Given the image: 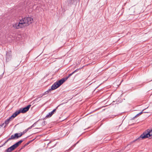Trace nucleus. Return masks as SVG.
Listing matches in <instances>:
<instances>
[{
	"mask_svg": "<svg viewBox=\"0 0 152 152\" xmlns=\"http://www.w3.org/2000/svg\"><path fill=\"white\" fill-rule=\"evenodd\" d=\"M150 137L152 138V129H148L141 135L136 140L144 139Z\"/></svg>",
	"mask_w": 152,
	"mask_h": 152,
	"instance_id": "nucleus-1",
	"label": "nucleus"
},
{
	"mask_svg": "<svg viewBox=\"0 0 152 152\" xmlns=\"http://www.w3.org/2000/svg\"><path fill=\"white\" fill-rule=\"evenodd\" d=\"M21 20L25 27L28 26L31 24L33 22V19L31 17H26L23 18Z\"/></svg>",
	"mask_w": 152,
	"mask_h": 152,
	"instance_id": "nucleus-2",
	"label": "nucleus"
},
{
	"mask_svg": "<svg viewBox=\"0 0 152 152\" xmlns=\"http://www.w3.org/2000/svg\"><path fill=\"white\" fill-rule=\"evenodd\" d=\"M23 140H21L16 142V143L8 148L5 152H11L12 151L18 147L23 142Z\"/></svg>",
	"mask_w": 152,
	"mask_h": 152,
	"instance_id": "nucleus-3",
	"label": "nucleus"
},
{
	"mask_svg": "<svg viewBox=\"0 0 152 152\" xmlns=\"http://www.w3.org/2000/svg\"><path fill=\"white\" fill-rule=\"evenodd\" d=\"M12 27L15 29H18L21 28H22L24 26L23 23H22L21 20L19 22H17L16 23L13 24Z\"/></svg>",
	"mask_w": 152,
	"mask_h": 152,
	"instance_id": "nucleus-4",
	"label": "nucleus"
},
{
	"mask_svg": "<svg viewBox=\"0 0 152 152\" xmlns=\"http://www.w3.org/2000/svg\"><path fill=\"white\" fill-rule=\"evenodd\" d=\"M23 134L22 132L19 133H16L14 135H12L11 136L10 139H13L14 140L18 139V138L20 137Z\"/></svg>",
	"mask_w": 152,
	"mask_h": 152,
	"instance_id": "nucleus-5",
	"label": "nucleus"
},
{
	"mask_svg": "<svg viewBox=\"0 0 152 152\" xmlns=\"http://www.w3.org/2000/svg\"><path fill=\"white\" fill-rule=\"evenodd\" d=\"M31 106V105H28L27 107L23 109H20L19 111L20 112V113H25L29 110Z\"/></svg>",
	"mask_w": 152,
	"mask_h": 152,
	"instance_id": "nucleus-6",
	"label": "nucleus"
},
{
	"mask_svg": "<svg viewBox=\"0 0 152 152\" xmlns=\"http://www.w3.org/2000/svg\"><path fill=\"white\" fill-rule=\"evenodd\" d=\"M67 79V77L65 78H63L58 81L56 82L57 83L58 85L60 86Z\"/></svg>",
	"mask_w": 152,
	"mask_h": 152,
	"instance_id": "nucleus-7",
	"label": "nucleus"
},
{
	"mask_svg": "<svg viewBox=\"0 0 152 152\" xmlns=\"http://www.w3.org/2000/svg\"><path fill=\"white\" fill-rule=\"evenodd\" d=\"M59 86L58 85L57 83L56 82H55L52 86L51 88H50V90H55L58 88Z\"/></svg>",
	"mask_w": 152,
	"mask_h": 152,
	"instance_id": "nucleus-8",
	"label": "nucleus"
},
{
	"mask_svg": "<svg viewBox=\"0 0 152 152\" xmlns=\"http://www.w3.org/2000/svg\"><path fill=\"white\" fill-rule=\"evenodd\" d=\"M56 108L54 109L52 112L49 113V114L47 115L46 116V118H49V117H51L52 116V115L53 114H54L55 112H56Z\"/></svg>",
	"mask_w": 152,
	"mask_h": 152,
	"instance_id": "nucleus-9",
	"label": "nucleus"
},
{
	"mask_svg": "<svg viewBox=\"0 0 152 152\" xmlns=\"http://www.w3.org/2000/svg\"><path fill=\"white\" fill-rule=\"evenodd\" d=\"M20 113V112L19 111V110L15 112L10 117V118L11 119H13Z\"/></svg>",
	"mask_w": 152,
	"mask_h": 152,
	"instance_id": "nucleus-10",
	"label": "nucleus"
},
{
	"mask_svg": "<svg viewBox=\"0 0 152 152\" xmlns=\"http://www.w3.org/2000/svg\"><path fill=\"white\" fill-rule=\"evenodd\" d=\"M11 119L10 118H9L8 119H7L5 122L4 123L5 124H6V125H7L10 122V121Z\"/></svg>",
	"mask_w": 152,
	"mask_h": 152,
	"instance_id": "nucleus-11",
	"label": "nucleus"
},
{
	"mask_svg": "<svg viewBox=\"0 0 152 152\" xmlns=\"http://www.w3.org/2000/svg\"><path fill=\"white\" fill-rule=\"evenodd\" d=\"M35 139H33V140L30 141L29 142H28L26 143V144H25L24 145V146H26L27 145H28L31 142H32Z\"/></svg>",
	"mask_w": 152,
	"mask_h": 152,
	"instance_id": "nucleus-12",
	"label": "nucleus"
},
{
	"mask_svg": "<svg viewBox=\"0 0 152 152\" xmlns=\"http://www.w3.org/2000/svg\"><path fill=\"white\" fill-rule=\"evenodd\" d=\"M144 110L145 109L143 110L142 112H140L139 113V115H140L141 114H142L143 113H148V112H144Z\"/></svg>",
	"mask_w": 152,
	"mask_h": 152,
	"instance_id": "nucleus-13",
	"label": "nucleus"
},
{
	"mask_svg": "<svg viewBox=\"0 0 152 152\" xmlns=\"http://www.w3.org/2000/svg\"><path fill=\"white\" fill-rule=\"evenodd\" d=\"M5 123H3L2 124H1L0 125V126L2 127L4 126V127H5L6 126V124L5 125Z\"/></svg>",
	"mask_w": 152,
	"mask_h": 152,
	"instance_id": "nucleus-14",
	"label": "nucleus"
},
{
	"mask_svg": "<svg viewBox=\"0 0 152 152\" xmlns=\"http://www.w3.org/2000/svg\"><path fill=\"white\" fill-rule=\"evenodd\" d=\"M28 131V129H25L24 131L23 132H22V134H23L24 133H25L27 131Z\"/></svg>",
	"mask_w": 152,
	"mask_h": 152,
	"instance_id": "nucleus-15",
	"label": "nucleus"
},
{
	"mask_svg": "<svg viewBox=\"0 0 152 152\" xmlns=\"http://www.w3.org/2000/svg\"><path fill=\"white\" fill-rule=\"evenodd\" d=\"M51 91V90H50V89H49L47 91H46L45 92V94H48V92L50 91Z\"/></svg>",
	"mask_w": 152,
	"mask_h": 152,
	"instance_id": "nucleus-16",
	"label": "nucleus"
},
{
	"mask_svg": "<svg viewBox=\"0 0 152 152\" xmlns=\"http://www.w3.org/2000/svg\"><path fill=\"white\" fill-rule=\"evenodd\" d=\"M73 74V73L72 72V73L69 74L68 75V76L67 77H67V79H68L69 77H70L71 76H72Z\"/></svg>",
	"mask_w": 152,
	"mask_h": 152,
	"instance_id": "nucleus-17",
	"label": "nucleus"
},
{
	"mask_svg": "<svg viewBox=\"0 0 152 152\" xmlns=\"http://www.w3.org/2000/svg\"><path fill=\"white\" fill-rule=\"evenodd\" d=\"M11 138V137L9 138L7 141H6L5 142V143H7L8 141H9V140H14L13 139H10Z\"/></svg>",
	"mask_w": 152,
	"mask_h": 152,
	"instance_id": "nucleus-18",
	"label": "nucleus"
},
{
	"mask_svg": "<svg viewBox=\"0 0 152 152\" xmlns=\"http://www.w3.org/2000/svg\"><path fill=\"white\" fill-rule=\"evenodd\" d=\"M79 69H76V70L74 71L73 72V74L75 72H76Z\"/></svg>",
	"mask_w": 152,
	"mask_h": 152,
	"instance_id": "nucleus-19",
	"label": "nucleus"
},
{
	"mask_svg": "<svg viewBox=\"0 0 152 152\" xmlns=\"http://www.w3.org/2000/svg\"><path fill=\"white\" fill-rule=\"evenodd\" d=\"M34 124H33L32 126H30V127H29L27 129H28V130L29 129H31L32 127L33 126Z\"/></svg>",
	"mask_w": 152,
	"mask_h": 152,
	"instance_id": "nucleus-20",
	"label": "nucleus"
},
{
	"mask_svg": "<svg viewBox=\"0 0 152 152\" xmlns=\"http://www.w3.org/2000/svg\"><path fill=\"white\" fill-rule=\"evenodd\" d=\"M139 115H139V113H138V114H137V115H136L134 117H135V118L137 117L138 116H139Z\"/></svg>",
	"mask_w": 152,
	"mask_h": 152,
	"instance_id": "nucleus-21",
	"label": "nucleus"
},
{
	"mask_svg": "<svg viewBox=\"0 0 152 152\" xmlns=\"http://www.w3.org/2000/svg\"><path fill=\"white\" fill-rule=\"evenodd\" d=\"M25 146H24H24H23L21 148H20V150H21V149H23V148H25Z\"/></svg>",
	"mask_w": 152,
	"mask_h": 152,
	"instance_id": "nucleus-22",
	"label": "nucleus"
},
{
	"mask_svg": "<svg viewBox=\"0 0 152 152\" xmlns=\"http://www.w3.org/2000/svg\"><path fill=\"white\" fill-rule=\"evenodd\" d=\"M1 77H2L1 76H0V79H1Z\"/></svg>",
	"mask_w": 152,
	"mask_h": 152,
	"instance_id": "nucleus-23",
	"label": "nucleus"
},
{
	"mask_svg": "<svg viewBox=\"0 0 152 152\" xmlns=\"http://www.w3.org/2000/svg\"><path fill=\"white\" fill-rule=\"evenodd\" d=\"M117 152H121L120 151H117Z\"/></svg>",
	"mask_w": 152,
	"mask_h": 152,
	"instance_id": "nucleus-24",
	"label": "nucleus"
}]
</instances>
